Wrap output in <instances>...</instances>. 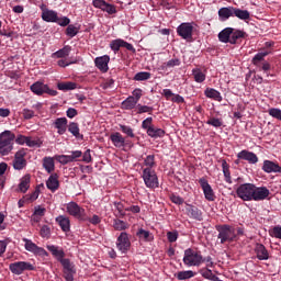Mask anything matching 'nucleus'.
<instances>
[{
	"label": "nucleus",
	"instance_id": "1",
	"mask_svg": "<svg viewBox=\"0 0 281 281\" xmlns=\"http://www.w3.org/2000/svg\"><path fill=\"white\" fill-rule=\"evenodd\" d=\"M16 136L11 131H4L0 134V155L5 157L14 150V139Z\"/></svg>",
	"mask_w": 281,
	"mask_h": 281
},
{
	"label": "nucleus",
	"instance_id": "2",
	"mask_svg": "<svg viewBox=\"0 0 281 281\" xmlns=\"http://www.w3.org/2000/svg\"><path fill=\"white\" fill-rule=\"evenodd\" d=\"M216 231L218 232L217 238L221 240V245L236 240V229L231 225L225 224L216 226Z\"/></svg>",
	"mask_w": 281,
	"mask_h": 281
},
{
	"label": "nucleus",
	"instance_id": "3",
	"mask_svg": "<svg viewBox=\"0 0 281 281\" xmlns=\"http://www.w3.org/2000/svg\"><path fill=\"white\" fill-rule=\"evenodd\" d=\"M183 262L187 267H201L203 265V256L201 252L188 248L184 250Z\"/></svg>",
	"mask_w": 281,
	"mask_h": 281
},
{
	"label": "nucleus",
	"instance_id": "4",
	"mask_svg": "<svg viewBox=\"0 0 281 281\" xmlns=\"http://www.w3.org/2000/svg\"><path fill=\"white\" fill-rule=\"evenodd\" d=\"M254 183H244L236 189V194L241 201H252Z\"/></svg>",
	"mask_w": 281,
	"mask_h": 281
},
{
	"label": "nucleus",
	"instance_id": "5",
	"mask_svg": "<svg viewBox=\"0 0 281 281\" xmlns=\"http://www.w3.org/2000/svg\"><path fill=\"white\" fill-rule=\"evenodd\" d=\"M66 212L70 216L75 218H79L80 221H85L87 218V213L83 207L78 205L76 202H69L66 204Z\"/></svg>",
	"mask_w": 281,
	"mask_h": 281
},
{
	"label": "nucleus",
	"instance_id": "6",
	"mask_svg": "<svg viewBox=\"0 0 281 281\" xmlns=\"http://www.w3.org/2000/svg\"><path fill=\"white\" fill-rule=\"evenodd\" d=\"M143 179L147 188H159V179L151 168H145L143 170Z\"/></svg>",
	"mask_w": 281,
	"mask_h": 281
},
{
	"label": "nucleus",
	"instance_id": "7",
	"mask_svg": "<svg viewBox=\"0 0 281 281\" xmlns=\"http://www.w3.org/2000/svg\"><path fill=\"white\" fill-rule=\"evenodd\" d=\"M9 269L14 276H21L23 271H34V266L27 261H16L10 263Z\"/></svg>",
	"mask_w": 281,
	"mask_h": 281
},
{
	"label": "nucleus",
	"instance_id": "8",
	"mask_svg": "<svg viewBox=\"0 0 281 281\" xmlns=\"http://www.w3.org/2000/svg\"><path fill=\"white\" fill-rule=\"evenodd\" d=\"M194 32V23L183 22L177 27V34L184 41H190Z\"/></svg>",
	"mask_w": 281,
	"mask_h": 281
},
{
	"label": "nucleus",
	"instance_id": "9",
	"mask_svg": "<svg viewBox=\"0 0 281 281\" xmlns=\"http://www.w3.org/2000/svg\"><path fill=\"white\" fill-rule=\"evenodd\" d=\"M31 91L35 93V95H43V93H47L48 95H58V91L49 89V86L36 81L31 86Z\"/></svg>",
	"mask_w": 281,
	"mask_h": 281
},
{
	"label": "nucleus",
	"instance_id": "10",
	"mask_svg": "<svg viewBox=\"0 0 281 281\" xmlns=\"http://www.w3.org/2000/svg\"><path fill=\"white\" fill-rule=\"evenodd\" d=\"M25 155H27V151H25V149H20L15 153L14 159L12 162L14 170H23V168L27 166V160H25Z\"/></svg>",
	"mask_w": 281,
	"mask_h": 281
},
{
	"label": "nucleus",
	"instance_id": "11",
	"mask_svg": "<svg viewBox=\"0 0 281 281\" xmlns=\"http://www.w3.org/2000/svg\"><path fill=\"white\" fill-rule=\"evenodd\" d=\"M116 247L121 254H126L131 249V239L128 238V233L122 232L116 239Z\"/></svg>",
	"mask_w": 281,
	"mask_h": 281
},
{
	"label": "nucleus",
	"instance_id": "12",
	"mask_svg": "<svg viewBox=\"0 0 281 281\" xmlns=\"http://www.w3.org/2000/svg\"><path fill=\"white\" fill-rule=\"evenodd\" d=\"M64 268V278L66 281H74V273L76 270L74 269V263L69 259H61L59 261Z\"/></svg>",
	"mask_w": 281,
	"mask_h": 281
},
{
	"label": "nucleus",
	"instance_id": "13",
	"mask_svg": "<svg viewBox=\"0 0 281 281\" xmlns=\"http://www.w3.org/2000/svg\"><path fill=\"white\" fill-rule=\"evenodd\" d=\"M269 194H271V191L267 187H256L254 184L252 201H265V199H269Z\"/></svg>",
	"mask_w": 281,
	"mask_h": 281
},
{
	"label": "nucleus",
	"instance_id": "14",
	"mask_svg": "<svg viewBox=\"0 0 281 281\" xmlns=\"http://www.w3.org/2000/svg\"><path fill=\"white\" fill-rule=\"evenodd\" d=\"M23 240L25 241L24 247L26 251H31V254H35L36 256H47V250L38 247L31 239L24 238Z\"/></svg>",
	"mask_w": 281,
	"mask_h": 281
},
{
	"label": "nucleus",
	"instance_id": "15",
	"mask_svg": "<svg viewBox=\"0 0 281 281\" xmlns=\"http://www.w3.org/2000/svg\"><path fill=\"white\" fill-rule=\"evenodd\" d=\"M110 47L113 52H120V47H125L128 52L135 53V47L133 44L124 41V40H114L111 42Z\"/></svg>",
	"mask_w": 281,
	"mask_h": 281
},
{
	"label": "nucleus",
	"instance_id": "16",
	"mask_svg": "<svg viewBox=\"0 0 281 281\" xmlns=\"http://www.w3.org/2000/svg\"><path fill=\"white\" fill-rule=\"evenodd\" d=\"M199 183L204 192V196L206 201H214V190H212V186H210V182L205 180V178H201L199 180Z\"/></svg>",
	"mask_w": 281,
	"mask_h": 281
},
{
	"label": "nucleus",
	"instance_id": "17",
	"mask_svg": "<svg viewBox=\"0 0 281 281\" xmlns=\"http://www.w3.org/2000/svg\"><path fill=\"white\" fill-rule=\"evenodd\" d=\"M110 60H111V57H109V55H103L101 57H97L94 59V64L100 71H102L103 74H106V71H109Z\"/></svg>",
	"mask_w": 281,
	"mask_h": 281
},
{
	"label": "nucleus",
	"instance_id": "18",
	"mask_svg": "<svg viewBox=\"0 0 281 281\" xmlns=\"http://www.w3.org/2000/svg\"><path fill=\"white\" fill-rule=\"evenodd\" d=\"M186 212L194 221H203V212L192 204H186Z\"/></svg>",
	"mask_w": 281,
	"mask_h": 281
},
{
	"label": "nucleus",
	"instance_id": "19",
	"mask_svg": "<svg viewBox=\"0 0 281 281\" xmlns=\"http://www.w3.org/2000/svg\"><path fill=\"white\" fill-rule=\"evenodd\" d=\"M237 158L244 159V161H248V164H258V156L254 151L247 149L239 151Z\"/></svg>",
	"mask_w": 281,
	"mask_h": 281
},
{
	"label": "nucleus",
	"instance_id": "20",
	"mask_svg": "<svg viewBox=\"0 0 281 281\" xmlns=\"http://www.w3.org/2000/svg\"><path fill=\"white\" fill-rule=\"evenodd\" d=\"M54 128L57 130L58 135L67 133V117H58L53 122Z\"/></svg>",
	"mask_w": 281,
	"mask_h": 281
},
{
	"label": "nucleus",
	"instance_id": "21",
	"mask_svg": "<svg viewBox=\"0 0 281 281\" xmlns=\"http://www.w3.org/2000/svg\"><path fill=\"white\" fill-rule=\"evenodd\" d=\"M262 170H263V172L271 175V172H281V167H280V165H278L271 160H265Z\"/></svg>",
	"mask_w": 281,
	"mask_h": 281
},
{
	"label": "nucleus",
	"instance_id": "22",
	"mask_svg": "<svg viewBox=\"0 0 281 281\" xmlns=\"http://www.w3.org/2000/svg\"><path fill=\"white\" fill-rule=\"evenodd\" d=\"M110 139L115 148H123L124 144H126V139L122 134H120V132L111 134Z\"/></svg>",
	"mask_w": 281,
	"mask_h": 281
},
{
	"label": "nucleus",
	"instance_id": "23",
	"mask_svg": "<svg viewBox=\"0 0 281 281\" xmlns=\"http://www.w3.org/2000/svg\"><path fill=\"white\" fill-rule=\"evenodd\" d=\"M58 13L54 10L44 9L42 12V19L46 21V23H56Z\"/></svg>",
	"mask_w": 281,
	"mask_h": 281
},
{
	"label": "nucleus",
	"instance_id": "24",
	"mask_svg": "<svg viewBox=\"0 0 281 281\" xmlns=\"http://www.w3.org/2000/svg\"><path fill=\"white\" fill-rule=\"evenodd\" d=\"M255 252L258 260H269V250L262 244H257L255 247Z\"/></svg>",
	"mask_w": 281,
	"mask_h": 281
},
{
	"label": "nucleus",
	"instance_id": "25",
	"mask_svg": "<svg viewBox=\"0 0 281 281\" xmlns=\"http://www.w3.org/2000/svg\"><path fill=\"white\" fill-rule=\"evenodd\" d=\"M46 188L50 190V192H56L58 188H60V182L58 181V175H50L46 181Z\"/></svg>",
	"mask_w": 281,
	"mask_h": 281
},
{
	"label": "nucleus",
	"instance_id": "26",
	"mask_svg": "<svg viewBox=\"0 0 281 281\" xmlns=\"http://www.w3.org/2000/svg\"><path fill=\"white\" fill-rule=\"evenodd\" d=\"M48 251H50L52 256L60 262L65 258V250L63 248H59L58 246L48 245L47 246Z\"/></svg>",
	"mask_w": 281,
	"mask_h": 281
},
{
	"label": "nucleus",
	"instance_id": "27",
	"mask_svg": "<svg viewBox=\"0 0 281 281\" xmlns=\"http://www.w3.org/2000/svg\"><path fill=\"white\" fill-rule=\"evenodd\" d=\"M233 29L226 27L218 33V41L221 43H232Z\"/></svg>",
	"mask_w": 281,
	"mask_h": 281
},
{
	"label": "nucleus",
	"instance_id": "28",
	"mask_svg": "<svg viewBox=\"0 0 281 281\" xmlns=\"http://www.w3.org/2000/svg\"><path fill=\"white\" fill-rule=\"evenodd\" d=\"M56 223L61 227L63 232H69L71 229V223L69 217L59 215L56 217Z\"/></svg>",
	"mask_w": 281,
	"mask_h": 281
},
{
	"label": "nucleus",
	"instance_id": "29",
	"mask_svg": "<svg viewBox=\"0 0 281 281\" xmlns=\"http://www.w3.org/2000/svg\"><path fill=\"white\" fill-rule=\"evenodd\" d=\"M233 16L240 19V21H249L251 13H249V11H247V10L234 8Z\"/></svg>",
	"mask_w": 281,
	"mask_h": 281
},
{
	"label": "nucleus",
	"instance_id": "30",
	"mask_svg": "<svg viewBox=\"0 0 281 281\" xmlns=\"http://www.w3.org/2000/svg\"><path fill=\"white\" fill-rule=\"evenodd\" d=\"M218 16L221 21H227L229 16H234V7L221 8L218 10Z\"/></svg>",
	"mask_w": 281,
	"mask_h": 281
},
{
	"label": "nucleus",
	"instance_id": "31",
	"mask_svg": "<svg viewBox=\"0 0 281 281\" xmlns=\"http://www.w3.org/2000/svg\"><path fill=\"white\" fill-rule=\"evenodd\" d=\"M204 94L206 95V98H210L211 100H216L217 102H223V97L221 95V92H218L214 88H207L204 91Z\"/></svg>",
	"mask_w": 281,
	"mask_h": 281
},
{
	"label": "nucleus",
	"instance_id": "32",
	"mask_svg": "<svg viewBox=\"0 0 281 281\" xmlns=\"http://www.w3.org/2000/svg\"><path fill=\"white\" fill-rule=\"evenodd\" d=\"M30 181H31L30 175H25L24 177H22L19 183V192H22L23 194H25V192L30 190Z\"/></svg>",
	"mask_w": 281,
	"mask_h": 281
},
{
	"label": "nucleus",
	"instance_id": "33",
	"mask_svg": "<svg viewBox=\"0 0 281 281\" xmlns=\"http://www.w3.org/2000/svg\"><path fill=\"white\" fill-rule=\"evenodd\" d=\"M136 236L139 238V240H144L145 243H150L155 238L149 231L144 228H139Z\"/></svg>",
	"mask_w": 281,
	"mask_h": 281
},
{
	"label": "nucleus",
	"instance_id": "34",
	"mask_svg": "<svg viewBox=\"0 0 281 281\" xmlns=\"http://www.w3.org/2000/svg\"><path fill=\"white\" fill-rule=\"evenodd\" d=\"M71 54V46L66 45L61 49L53 53L52 58H67Z\"/></svg>",
	"mask_w": 281,
	"mask_h": 281
},
{
	"label": "nucleus",
	"instance_id": "35",
	"mask_svg": "<svg viewBox=\"0 0 281 281\" xmlns=\"http://www.w3.org/2000/svg\"><path fill=\"white\" fill-rule=\"evenodd\" d=\"M137 106V100H135V97H128L122 102V109L125 111H131L132 109H135Z\"/></svg>",
	"mask_w": 281,
	"mask_h": 281
},
{
	"label": "nucleus",
	"instance_id": "36",
	"mask_svg": "<svg viewBox=\"0 0 281 281\" xmlns=\"http://www.w3.org/2000/svg\"><path fill=\"white\" fill-rule=\"evenodd\" d=\"M147 135L149 137H153L154 139H157V137H164L166 135V132L161 128L151 126L149 127V130H147Z\"/></svg>",
	"mask_w": 281,
	"mask_h": 281
},
{
	"label": "nucleus",
	"instance_id": "37",
	"mask_svg": "<svg viewBox=\"0 0 281 281\" xmlns=\"http://www.w3.org/2000/svg\"><path fill=\"white\" fill-rule=\"evenodd\" d=\"M222 170H223V175L225 177L226 183H232V173L229 172V165L225 159L222 160Z\"/></svg>",
	"mask_w": 281,
	"mask_h": 281
},
{
	"label": "nucleus",
	"instance_id": "38",
	"mask_svg": "<svg viewBox=\"0 0 281 281\" xmlns=\"http://www.w3.org/2000/svg\"><path fill=\"white\" fill-rule=\"evenodd\" d=\"M43 168L46 170V172L48 173H52L54 172V168H55V165H54V158L52 157H45L43 159Z\"/></svg>",
	"mask_w": 281,
	"mask_h": 281
},
{
	"label": "nucleus",
	"instance_id": "39",
	"mask_svg": "<svg viewBox=\"0 0 281 281\" xmlns=\"http://www.w3.org/2000/svg\"><path fill=\"white\" fill-rule=\"evenodd\" d=\"M200 274L202 276V278H205V280H212V281L220 280L218 277H216L215 274L212 273L210 268H202L200 270Z\"/></svg>",
	"mask_w": 281,
	"mask_h": 281
},
{
	"label": "nucleus",
	"instance_id": "40",
	"mask_svg": "<svg viewBox=\"0 0 281 281\" xmlns=\"http://www.w3.org/2000/svg\"><path fill=\"white\" fill-rule=\"evenodd\" d=\"M77 85L76 82H59L57 85V88L59 89V91H74V89H76Z\"/></svg>",
	"mask_w": 281,
	"mask_h": 281
},
{
	"label": "nucleus",
	"instance_id": "41",
	"mask_svg": "<svg viewBox=\"0 0 281 281\" xmlns=\"http://www.w3.org/2000/svg\"><path fill=\"white\" fill-rule=\"evenodd\" d=\"M269 56V52H261L254 56L251 63L255 65V67H260V63L265 60V57Z\"/></svg>",
	"mask_w": 281,
	"mask_h": 281
},
{
	"label": "nucleus",
	"instance_id": "42",
	"mask_svg": "<svg viewBox=\"0 0 281 281\" xmlns=\"http://www.w3.org/2000/svg\"><path fill=\"white\" fill-rule=\"evenodd\" d=\"M244 37H245V32L233 29V33H231V45H236V42L238 41V38H244Z\"/></svg>",
	"mask_w": 281,
	"mask_h": 281
},
{
	"label": "nucleus",
	"instance_id": "43",
	"mask_svg": "<svg viewBox=\"0 0 281 281\" xmlns=\"http://www.w3.org/2000/svg\"><path fill=\"white\" fill-rule=\"evenodd\" d=\"M195 276L196 273L192 270L180 271L177 273L179 280H190V278H194Z\"/></svg>",
	"mask_w": 281,
	"mask_h": 281
},
{
	"label": "nucleus",
	"instance_id": "44",
	"mask_svg": "<svg viewBox=\"0 0 281 281\" xmlns=\"http://www.w3.org/2000/svg\"><path fill=\"white\" fill-rule=\"evenodd\" d=\"M38 194H41V190L37 188L33 193L23 198V203H34L38 199Z\"/></svg>",
	"mask_w": 281,
	"mask_h": 281
},
{
	"label": "nucleus",
	"instance_id": "45",
	"mask_svg": "<svg viewBox=\"0 0 281 281\" xmlns=\"http://www.w3.org/2000/svg\"><path fill=\"white\" fill-rule=\"evenodd\" d=\"M68 131L74 135V137H80V127L78 126V123L71 122L68 125Z\"/></svg>",
	"mask_w": 281,
	"mask_h": 281
},
{
	"label": "nucleus",
	"instance_id": "46",
	"mask_svg": "<svg viewBox=\"0 0 281 281\" xmlns=\"http://www.w3.org/2000/svg\"><path fill=\"white\" fill-rule=\"evenodd\" d=\"M195 82H205V74L201 69L195 68L192 70Z\"/></svg>",
	"mask_w": 281,
	"mask_h": 281
},
{
	"label": "nucleus",
	"instance_id": "47",
	"mask_svg": "<svg viewBox=\"0 0 281 281\" xmlns=\"http://www.w3.org/2000/svg\"><path fill=\"white\" fill-rule=\"evenodd\" d=\"M113 227L116 232H124V229H128V224L122 220H115Z\"/></svg>",
	"mask_w": 281,
	"mask_h": 281
},
{
	"label": "nucleus",
	"instance_id": "48",
	"mask_svg": "<svg viewBox=\"0 0 281 281\" xmlns=\"http://www.w3.org/2000/svg\"><path fill=\"white\" fill-rule=\"evenodd\" d=\"M119 126H120V131H122V133H124V135H126L127 137H131V138L135 137V132L132 130L131 126L122 125V124H120Z\"/></svg>",
	"mask_w": 281,
	"mask_h": 281
},
{
	"label": "nucleus",
	"instance_id": "49",
	"mask_svg": "<svg viewBox=\"0 0 281 281\" xmlns=\"http://www.w3.org/2000/svg\"><path fill=\"white\" fill-rule=\"evenodd\" d=\"M134 80L142 82L144 80H150V72L140 71L134 76Z\"/></svg>",
	"mask_w": 281,
	"mask_h": 281
},
{
	"label": "nucleus",
	"instance_id": "50",
	"mask_svg": "<svg viewBox=\"0 0 281 281\" xmlns=\"http://www.w3.org/2000/svg\"><path fill=\"white\" fill-rule=\"evenodd\" d=\"M206 124H209V126H214V128H221V126H223V120L212 117L209 121H206Z\"/></svg>",
	"mask_w": 281,
	"mask_h": 281
},
{
	"label": "nucleus",
	"instance_id": "51",
	"mask_svg": "<svg viewBox=\"0 0 281 281\" xmlns=\"http://www.w3.org/2000/svg\"><path fill=\"white\" fill-rule=\"evenodd\" d=\"M78 32H79V29L76 27L74 24L68 25V27L66 29V34L70 38H74V36L78 34Z\"/></svg>",
	"mask_w": 281,
	"mask_h": 281
},
{
	"label": "nucleus",
	"instance_id": "52",
	"mask_svg": "<svg viewBox=\"0 0 281 281\" xmlns=\"http://www.w3.org/2000/svg\"><path fill=\"white\" fill-rule=\"evenodd\" d=\"M181 65V60L179 58H172L169 61L164 64V67L172 69V67H179Z\"/></svg>",
	"mask_w": 281,
	"mask_h": 281
},
{
	"label": "nucleus",
	"instance_id": "53",
	"mask_svg": "<svg viewBox=\"0 0 281 281\" xmlns=\"http://www.w3.org/2000/svg\"><path fill=\"white\" fill-rule=\"evenodd\" d=\"M41 144V139H33L32 137L26 136V146H29V148H34V146L40 148Z\"/></svg>",
	"mask_w": 281,
	"mask_h": 281
},
{
	"label": "nucleus",
	"instance_id": "54",
	"mask_svg": "<svg viewBox=\"0 0 281 281\" xmlns=\"http://www.w3.org/2000/svg\"><path fill=\"white\" fill-rule=\"evenodd\" d=\"M269 234L272 238H279L281 240V226H274L271 231H269Z\"/></svg>",
	"mask_w": 281,
	"mask_h": 281
},
{
	"label": "nucleus",
	"instance_id": "55",
	"mask_svg": "<svg viewBox=\"0 0 281 281\" xmlns=\"http://www.w3.org/2000/svg\"><path fill=\"white\" fill-rule=\"evenodd\" d=\"M40 234L42 238H49V236H52V229L49 228V226L43 225L41 227Z\"/></svg>",
	"mask_w": 281,
	"mask_h": 281
},
{
	"label": "nucleus",
	"instance_id": "56",
	"mask_svg": "<svg viewBox=\"0 0 281 281\" xmlns=\"http://www.w3.org/2000/svg\"><path fill=\"white\" fill-rule=\"evenodd\" d=\"M55 23H57V25H60L61 27H67V25L71 23V20H69V18L67 16L58 18L57 15V20L55 21Z\"/></svg>",
	"mask_w": 281,
	"mask_h": 281
},
{
	"label": "nucleus",
	"instance_id": "57",
	"mask_svg": "<svg viewBox=\"0 0 281 281\" xmlns=\"http://www.w3.org/2000/svg\"><path fill=\"white\" fill-rule=\"evenodd\" d=\"M102 12H106L108 14H115L117 12V9H115V5L105 3V7H103Z\"/></svg>",
	"mask_w": 281,
	"mask_h": 281
},
{
	"label": "nucleus",
	"instance_id": "58",
	"mask_svg": "<svg viewBox=\"0 0 281 281\" xmlns=\"http://www.w3.org/2000/svg\"><path fill=\"white\" fill-rule=\"evenodd\" d=\"M167 238L169 243H177V239L179 238V233L177 231L168 232Z\"/></svg>",
	"mask_w": 281,
	"mask_h": 281
},
{
	"label": "nucleus",
	"instance_id": "59",
	"mask_svg": "<svg viewBox=\"0 0 281 281\" xmlns=\"http://www.w3.org/2000/svg\"><path fill=\"white\" fill-rule=\"evenodd\" d=\"M58 161L59 164H63L64 166L67 165V164H71V156L69 155H61V156H58Z\"/></svg>",
	"mask_w": 281,
	"mask_h": 281
},
{
	"label": "nucleus",
	"instance_id": "60",
	"mask_svg": "<svg viewBox=\"0 0 281 281\" xmlns=\"http://www.w3.org/2000/svg\"><path fill=\"white\" fill-rule=\"evenodd\" d=\"M153 126V117H147L142 123V128H145V131H149Z\"/></svg>",
	"mask_w": 281,
	"mask_h": 281
},
{
	"label": "nucleus",
	"instance_id": "61",
	"mask_svg": "<svg viewBox=\"0 0 281 281\" xmlns=\"http://www.w3.org/2000/svg\"><path fill=\"white\" fill-rule=\"evenodd\" d=\"M92 5H94V8H98L99 10H104V7L106 5V1L93 0Z\"/></svg>",
	"mask_w": 281,
	"mask_h": 281
},
{
	"label": "nucleus",
	"instance_id": "62",
	"mask_svg": "<svg viewBox=\"0 0 281 281\" xmlns=\"http://www.w3.org/2000/svg\"><path fill=\"white\" fill-rule=\"evenodd\" d=\"M170 199L176 205H183V198L176 194H171Z\"/></svg>",
	"mask_w": 281,
	"mask_h": 281
},
{
	"label": "nucleus",
	"instance_id": "63",
	"mask_svg": "<svg viewBox=\"0 0 281 281\" xmlns=\"http://www.w3.org/2000/svg\"><path fill=\"white\" fill-rule=\"evenodd\" d=\"M23 117H24V120H32V117H34V111L30 110V109H24Z\"/></svg>",
	"mask_w": 281,
	"mask_h": 281
},
{
	"label": "nucleus",
	"instance_id": "64",
	"mask_svg": "<svg viewBox=\"0 0 281 281\" xmlns=\"http://www.w3.org/2000/svg\"><path fill=\"white\" fill-rule=\"evenodd\" d=\"M153 108L148 106V105H139L138 104V113H151Z\"/></svg>",
	"mask_w": 281,
	"mask_h": 281
}]
</instances>
